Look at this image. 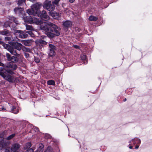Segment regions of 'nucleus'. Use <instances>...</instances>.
I'll list each match as a JSON object with an SVG mask.
<instances>
[{
  "mask_svg": "<svg viewBox=\"0 0 152 152\" xmlns=\"http://www.w3.org/2000/svg\"><path fill=\"white\" fill-rule=\"evenodd\" d=\"M5 152H12L11 151H10L9 149H6Z\"/></svg>",
  "mask_w": 152,
  "mask_h": 152,
  "instance_id": "09e8293b",
  "label": "nucleus"
},
{
  "mask_svg": "<svg viewBox=\"0 0 152 152\" xmlns=\"http://www.w3.org/2000/svg\"><path fill=\"white\" fill-rule=\"evenodd\" d=\"M10 61H11L12 62L16 63L18 61V59L17 57L15 56H12L11 57Z\"/></svg>",
  "mask_w": 152,
  "mask_h": 152,
  "instance_id": "a211bd4d",
  "label": "nucleus"
},
{
  "mask_svg": "<svg viewBox=\"0 0 152 152\" xmlns=\"http://www.w3.org/2000/svg\"><path fill=\"white\" fill-rule=\"evenodd\" d=\"M52 149L50 147H48L44 152H52Z\"/></svg>",
  "mask_w": 152,
  "mask_h": 152,
  "instance_id": "473e14b6",
  "label": "nucleus"
},
{
  "mask_svg": "<svg viewBox=\"0 0 152 152\" xmlns=\"http://www.w3.org/2000/svg\"><path fill=\"white\" fill-rule=\"evenodd\" d=\"M54 5L53 4H52L51 1H47L45 2L43 5V7L48 11L51 12L53 11L55 9V7Z\"/></svg>",
  "mask_w": 152,
  "mask_h": 152,
  "instance_id": "20e7f679",
  "label": "nucleus"
},
{
  "mask_svg": "<svg viewBox=\"0 0 152 152\" xmlns=\"http://www.w3.org/2000/svg\"><path fill=\"white\" fill-rule=\"evenodd\" d=\"M9 23L8 22H5L4 24V27L5 28H7L8 27H9Z\"/></svg>",
  "mask_w": 152,
  "mask_h": 152,
  "instance_id": "58836bf2",
  "label": "nucleus"
},
{
  "mask_svg": "<svg viewBox=\"0 0 152 152\" xmlns=\"http://www.w3.org/2000/svg\"><path fill=\"white\" fill-rule=\"evenodd\" d=\"M21 50L24 52H31V50L30 48H26L22 45Z\"/></svg>",
  "mask_w": 152,
  "mask_h": 152,
  "instance_id": "aec40b11",
  "label": "nucleus"
},
{
  "mask_svg": "<svg viewBox=\"0 0 152 152\" xmlns=\"http://www.w3.org/2000/svg\"><path fill=\"white\" fill-rule=\"evenodd\" d=\"M3 46L5 48L7 49L8 51V48H9L10 47H11V46L9 45L8 44H4Z\"/></svg>",
  "mask_w": 152,
  "mask_h": 152,
  "instance_id": "c9c22d12",
  "label": "nucleus"
},
{
  "mask_svg": "<svg viewBox=\"0 0 152 152\" xmlns=\"http://www.w3.org/2000/svg\"><path fill=\"white\" fill-rule=\"evenodd\" d=\"M10 144V142L6 141L3 137H0V150L6 148Z\"/></svg>",
  "mask_w": 152,
  "mask_h": 152,
  "instance_id": "39448f33",
  "label": "nucleus"
},
{
  "mask_svg": "<svg viewBox=\"0 0 152 152\" xmlns=\"http://www.w3.org/2000/svg\"><path fill=\"white\" fill-rule=\"evenodd\" d=\"M42 6V4L37 3L33 4L31 6V9H28L27 12L29 15H36L39 12V9Z\"/></svg>",
  "mask_w": 152,
  "mask_h": 152,
  "instance_id": "f03ea898",
  "label": "nucleus"
},
{
  "mask_svg": "<svg viewBox=\"0 0 152 152\" xmlns=\"http://www.w3.org/2000/svg\"><path fill=\"white\" fill-rule=\"evenodd\" d=\"M0 33L2 35L7 36H9L10 34V31L7 30L1 31H0Z\"/></svg>",
  "mask_w": 152,
  "mask_h": 152,
  "instance_id": "6ab92c4d",
  "label": "nucleus"
},
{
  "mask_svg": "<svg viewBox=\"0 0 152 152\" xmlns=\"http://www.w3.org/2000/svg\"><path fill=\"white\" fill-rule=\"evenodd\" d=\"M20 146V145L18 143H14L12 144L11 147V151L12 152H19L18 151L19 150Z\"/></svg>",
  "mask_w": 152,
  "mask_h": 152,
  "instance_id": "0eeeda50",
  "label": "nucleus"
},
{
  "mask_svg": "<svg viewBox=\"0 0 152 152\" xmlns=\"http://www.w3.org/2000/svg\"><path fill=\"white\" fill-rule=\"evenodd\" d=\"M36 15H37L41 18L45 20V21H48L50 19L48 15L46 12L45 10H43L42 12H39Z\"/></svg>",
  "mask_w": 152,
  "mask_h": 152,
  "instance_id": "423d86ee",
  "label": "nucleus"
},
{
  "mask_svg": "<svg viewBox=\"0 0 152 152\" xmlns=\"http://www.w3.org/2000/svg\"><path fill=\"white\" fill-rule=\"evenodd\" d=\"M27 34H29L31 37H34V34L31 31H27L26 32Z\"/></svg>",
  "mask_w": 152,
  "mask_h": 152,
  "instance_id": "4c0bfd02",
  "label": "nucleus"
},
{
  "mask_svg": "<svg viewBox=\"0 0 152 152\" xmlns=\"http://www.w3.org/2000/svg\"><path fill=\"white\" fill-rule=\"evenodd\" d=\"M2 109L3 111H4L5 110H6V109L4 108H2Z\"/></svg>",
  "mask_w": 152,
  "mask_h": 152,
  "instance_id": "864d4df0",
  "label": "nucleus"
},
{
  "mask_svg": "<svg viewBox=\"0 0 152 152\" xmlns=\"http://www.w3.org/2000/svg\"><path fill=\"white\" fill-rule=\"evenodd\" d=\"M24 54L25 55V56L26 57V58H28V57L29 56V54L27 53H26V52H24Z\"/></svg>",
  "mask_w": 152,
  "mask_h": 152,
  "instance_id": "c03bdc74",
  "label": "nucleus"
},
{
  "mask_svg": "<svg viewBox=\"0 0 152 152\" xmlns=\"http://www.w3.org/2000/svg\"><path fill=\"white\" fill-rule=\"evenodd\" d=\"M21 42L25 45L29 46L31 45L32 41L31 40H23Z\"/></svg>",
  "mask_w": 152,
  "mask_h": 152,
  "instance_id": "ddd939ff",
  "label": "nucleus"
},
{
  "mask_svg": "<svg viewBox=\"0 0 152 152\" xmlns=\"http://www.w3.org/2000/svg\"><path fill=\"white\" fill-rule=\"evenodd\" d=\"M38 43L39 45H41L42 47L47 44V42L41 39L39 40Z\"/></svg>",
  "mask_w": 152,
  "mask_h": 152,
  "instance_id": "f3484780",
  "label": "nucleus"
},
{
  "mask_svg": "<svg viewBox=\"0 0 152 152\" xmlns=\"http://www.w3.org/2000/svg\"><path fill=\"white\" fill-rule=\"evenodd\" d=\"M11 45L18 51H20L21 50L22 45L20 43L18 42H13Z\"/></svg>",
  "mask_w": 152,
  "mask_h": 152,
  "instance_id": "9d476101",
  "label": "nucleus"
},
{
  "mask_svg": "<svg viewBox=\"0 0 152 152\" xmlns=\"http://www.w3.org/2000/svg\"><path fill=\"white\" fill-rule=\"evenodd\" d=\"M132 147H132V146H130L129 147V148H130V149H132Z\"/></svg>",
  "mask_w": 152,
  "mask_h": 152,
  "instance_id": "603ef678",
  "label": "nucleus"
},
{
  "mask_svg": "<svg viewBox=\"0 0 152 152\" xmlns=\"http://www.w3.org/2000/svg\"><path fill=\"white\" fill-rule=\"evenodd\" d=\"M12 38L11 36L6 37H5V41H10L11 40Z\"/></svg>",
  "mask_w": 152,
  "mask_h": 152,
  "instance_id": "f704fd0d",
  "label": "nucleus"
},
{
  "mask_svg": "<svg viewBox=\"0 0 152 152\" xmlns=\"http://www.w3.org/2000/svg\"><path fill=\"white\" fill-rule=\"evenodd\" d=\"M56 49H51L49 50L50 52H49V55L51 56H52L54 54L55 52V50Z\"/></svg>",
  "mask_w": 152,
  "mask_h": 152,
  "instance_id": "c756f323",
  "label": "nucleus"
},
{
  "mask_svg": "<svg viewBox=\"0 0 152 152\" xmlns=\"http://www.w3.org/2000/svg\"><path fill=\"white\" fill-rule=\"evenodd\" d=\"M17 32L19 34L18 37L20 38H26L28 36L26 32H25L21 31L18 30Z\"/></svg>",
  "mask_w": 152,
  "mask_h": 152,
  "instance_id": "9b49d317",
  "label": "nucleus"
},
{
  "mask_svg": "<svg viewBox=\"0 0 152 152\" xmlns=\"http://www.w3.org/2000/svg\"><path fill=\"white\" fill-rule=\"evenodd\" d=\"M26 28L27 30L31 31H33L34 30V28L30 25H26Z\"/></svg>",
  "mask_w": 152,
  "mask_h": 152,
  "instance_id": "a878e982",
  "label": "nucleus"
},
{
  "mask_svg": "<svg viewBox=\"0 0 152 152\" xmlns=\"http://www.w3.org/2000/svg\"><path fill=\"white\" fill-rule=\"evenodd\" d=\"M82 60H85L86 59V55L83 54L81 56H80Z\"/></svg>",
  "mask_w": 152,
  "mask_h": 152,
  "instance_id": "e433bc0d",
  "label": "nucleus"
},
{
  "mask_svg": "<svg viewBox=\"0 0 152 152\" xmlns=\"http://www.w3.org/2000/svg\"><path fill=\"white\" fill-rule=\"evenodd\" d=\"M17 50L12 46L8 48V51L11 54L15 56H19L20 54L18 53Z\"/></svg>",
  "mask_w": 152,
  "mask_h": 152,
  "instance_id": "1a4fd4ad",
  "label": "nucleus"
},
{
  "mask_svg": "<svg viewBox=\"0 0 152 152\" xmlns=\"http://www.w3.org/2000/svg\"><path fill=\"white\" fill-rule=\"evenodd\" d=\"M31 146V143L30 142H28L26 143L24 146V149L25 150H28V149H29V148H30Z\"/></svg>",
  "mask_w": 152,
  "mask_h": 152,
  "instance_id": "412c9836",
  "label": "nucleus"
},
{
  "mask_svg": "<svg viewBox=\"0 0 152 152\" xmlns=\"http://www.w3.org/2000/svg\"><path fill=\"white\" fill-rule=\"evenodd\" d=\"M49 50L56 49V47L55 46H54V45H53L51 44H50L49 45Z\"/></svg>",
  "mask_w": 152,
  "mask_h": 152,
  "instance_id": "2f4dec72",
  "label": "nucleus"
},
{
  "mask_svg": "<svg viewBox=\"0 0 152 152\" xmlns=\"http://www.w3.org/2000/svg\"><path fill=\"white\" fill-rule=\"evenodd\" d=\"M46 138H51V136L50 134H46L45 135Z\"/></svg>",
  "mask_w": 152,
  "mask_h": 152,
  "instance_id": "37998d69",
  "label": "nucleus"
},
{
  "mask_svg": "<svg viewBox=\"0 0 152 152\" xmlns=\"http://www.w3.org/2000/svg\"><path fill=\"white\" fill-rule=\"evenodd\" d=\"M19 10V8L17 7H16L14 10V11L15 12H16V11Z\"/></svg>",
  "mask_w": 152,
  "mask_h": 152,
  "instance_id": "49530a36",
  "label": "nucleus"
},
{
  "mask_svg": "<svg viewBox=\"0 0 152 152\" xmlns=\"http://www.w3.org/2000/svg\"><path fill=\"white\" fill-rule=\"evenodd\" d=\"M139 147V145H137L136 146L135 148L136 149H138V148Z\"/></svg>",
  "mask_w": 152,
  "mask_h": 152,
  "instance_id": "3c124183",
  "label": "nucleus"
},
{
  "mask_svg": "<svg viewBox=\"0 0 152 152\" xmlns=\"http://www.w3.org/2000/svg\"><path fill=\"white\" fill-rule=\"evenodd\" d=\"M72 22L69 20H66L63 23L64 26L66 28L70 27L72 26Z\"/></svg>",
  "mask_w": 152,
  "mask_h": 152,
  "instance_id": "4468645a",
  "label": "nucleus"
},
{
  "mask_svg": "<svg viewBox=\"0 0 152 152\" xmlns=\"http://www.w3.org/2000/svg\"><path fill=\"white\" fill-rule=\"evenodd\" d=\"M126 98H125L124 100V102H125V101H126Z\"/></svg>",
  "mask_w": 152,
  "mask_h": 152,
  "instance_id": "5fc2aeb1",
  "label": "nucleus"
},
{
  "mask_svg": "<svg viewBox=\"0 0 152 152\" xmlns=\"http://www.w3.org/2000/svg\"><path fill=\"white\" fill-rule=\"evenodd\" d=\"M26 21L30 23H36L39 25L41 29L44 30L45 34L49 37L53 38L60 35L58 27L50 22H44L34 17L28 16L26 17Z\"/></svg>",
  "mask_w": 152,
  "mask_h": 152,
  "instance_id": "f257e3e1",
  "label": "nucleus"
},
{
  "mask_svg": "<svg viewBox=\"0 0 152 152\" xmlns=\"http://www.w3.org/2000/svg\"><path fill=\"white\" fill-rule=\"evenodd\" d=\"M25 2V0H18V4L19 5H21V4Z\"/></svg>",
  "mask_w": 152,
  "mask_h": 152,
  "instance_id": "72a5a7b5",
  "label": "nucleus"
},
{
  "mask_svg": "<svg viewBox=\"0 0 152 152\" xmlns=\"http://www.w3.org/2000/svg\"><path fill=\"white\" fill-rule=\"evenodd\" d=\"M28 127H30L31 128H32L33 127V125L31 124H29L28 125Z\"/></svg>",
  "mask_w": 152,
  "mask_h": 152,
  "instance_id": "de8ad7c7",
  "label": "nucleus"
},
{
  "mask_svg": "<svg viewBox=\"0 0 152 152\" xmlns=\"http://www.w3.org/2000/svg\"><path fill=\"white\" fill-rule=\"evenodd\" d=\"M34 61L35 62L37 63H38L40 61V60L39 58H35Z\"/></svg>",
  "mask_w": 152,
  "mask_h": 152,
  "instance_id": "79ce46f5",
  "label": "nucleus"
},
{
  "mask_svg": "<svg viewBox=\"0 0 152 152\" xmlns=\"http://www.w3.org/2000/svg\"><path fill=\"white\" fill-rule=\"evenodd\" d=\"M49 14L50 15L52 16L53 18L55 19L58 18L61 15V14H60L58 12L53 11L50 12Z\"/></svg>",
  "mask_w": 152,
  "mask_h": 152,
  "instance_id": "f8f14e48",
  "label": "nucleus"
},
{
  "mask_svg": "<svg viewBox=\"0 0 152 152\" xmlns=\"http://www.w3.org/2000/svg\"><path fill=\"white\" fill-rule=\"evenodd\" d=\"M6 56L7 58V60L10 61L11 57V55L9 53H6Z\"/></svg>",
  "mask_w": 152,
  "mask_h": 152,
  "instance_id": "c85d7f7f",
  "label": "nucleus"
},
{
  "mask_svg": "<svg viewBox=\"0 0 152 152\" xmlns=\"http://www.w3.org/2000/svg\"><path fill=\"white\" fill-rule=\"evenodd\" d=\"M132 142H133L134 145L135 144H140L141 142V141L140 139L136 138L132 140Z\"/></svg>",
  "mask_w": 152,
  "mask_h": 152,
  "instance_id": "dca6fc26",
  "label": "nucleus"
},
{
  "mask_svg": "<svg viewBox=\"0 0 152 152\" xmlns=\"http://www.w3.org/2000/svg\"><path fill=\"white\" fill-rule=\"evenodd\" d=\"M12 21L14 22L16 24H18V21L16 20V18L13 17H11V18H10Z\"/></svg>",
  "mask_w": 152,
  "mask_h": 152,
  "instance_id": "cd10ccee",
  "label": "nucleus"
},
{
  "mask_svg": "<svg viewBox=\"0 0 152 152\" xmlns=\"http://www.w3.org/2000/svg\"><path fill=\"white\" fill-rule=\"evenodd\" d=\"M1 71H0V75L4 79L7 80L8 81L13 83L15 80V77L13 76H11L6 72H4V68H1Z\"/></svg>",
  "mask_w": 152,
  "mask_h": 152,
  "instance_id": "7ed1b4c3",
  "label": "nucleus"
},
{
  "mask_svg": "<svg viewBox=\"0 0 152 152\" xmlns=\"http://www.w3.org/2000/svg\"><path fill=\"white\" fill-rule=\"evenodd\" d=\"M34 149L32 148H30L27 150L26 152H34Z\"/></svg>",
  "mask_w": 152,
  "mask_h": 152,
  "instance_id": "a19ab883",
  "label": "nucleus"
},
{
  "mask_svg": "<svg viewBox=\"0 0 152 152\" xmlns=\"http://www.w3.org/2000/svg\"><path fill=\"white\" fill-rule=\"evenodd\" d=\"M15 134H13L10 135V136H8L6 138V139L7 140H11L14 137H15Z\"/></svg>",
  "mask_w": 152,
  "mask_h": 152,
  "instance_id": "393cba45",
  "label": "nucleus"
},
{
  "mask_svg": "<svg viewBox=\"0 0 152 152\" xmlns=\"http://www.w3.org/2000/svg\"><path fill=\"white\" fill-rule=\"evenodd\" d=\"M11 111L12 113L15 114H17L19 112L18 110L14 106L12 107Z\"/></svg>",
  "mask_w": 152,
  "mask_h": 152,
  "instance_id": "5701e85b",
  "label": "nucleus"
},
{
  "mask_svg": "<svg viewBox=\"0 0 152 152\" xmlns=\"http://www.w3.org/2000/svg\"><path fill=\"white\" fill-rule=\"evenodd\" d=\"M73 47L76 49H79L80 48L79 46L76 45H73Z\"/></svg>",
  "mask_w": 152,
  "mask_h": 152,
  "instance_id": "a18cd8bd",
  "label": "nucleus"
},
{
  "mask_svg": "<svg viewBox=\"0 0 152 152\" xmlns=\"http://www.w3.org/2000/svg\"><path fill=\"white\" fill-rule=\"evenodd\" d=\"M47 83L48 85L54 86L55 84V81L52 80H50L48 81Z\"/></svg>",
  "mask_w": 152,
  "mask_h": 152,
  "instance_id": "bb28decb",
  "label": "nucleus"
},
{
  "mask_svg": "<svg viewBox=\"0 0 152 152\" xmlns=\"http://www.w3.org/2000/svg\"><path fill=\"white\" fill-rule=\"evenodd\" d=\"M98 18L93 16H91L89 18V20L91 21H95L97 20Z\"/></svg>",
  "mask_w": 152,
  "mask_h": 152,
  "instance_id": "4be33fe9",
  "label": "nucleus"
},
{
  "mask_svg": "<svg viewBox=\"0 0 152 152\" xmlns=\"http://www.w3.org/2000/svg\"><path fill=\"white\" fill-rule=\"evenodd\" d=\"M3 67L7 69H11L12 70H15L17 67L16 64H13L11 62L9 63L7 65L4 64V66Z\"/></svg>",
  "mask_w": 152,
  "mask_h": 152,
  "instance_id": "6e6552de",
  "label": "nucleus"
},
{
  "mask_svg": "<svg viewBox=\"0 0 152 152\" xmlns=\"http://www.w3.org/2000/svg\"><path fill=\"white\" fill-rule=\"evenodd\" d=\"M44 146L42 144L39 143L35 152H42L44 150Z\"/></svg>",
  "mask_w": 152,
  "mask_h": 152,
  "instance_id": "2eb2a0df",
  "label": "nucleus"
},
{
  "mask_svg": "<svg viewBox=\"0 0 152 152\" xmlns=\"http://www.w3.org/2000/svg\"><path fill=\"white\" fill-rule=\"evenodd\" d=\"M60 0H54L52 2V3L54 5L58 6V5L59 2Z\"/></svg>",
  "mask_w": 152,
  "mask_h": 152,
  "instance_id": "7c9ffc66",
  "label": "nucleus"
},
{
  "mask_svg": "<svg viewBox=\"0 0 152 152\" xmlns=\"http://www.w3.org/2000/svg\"><path fill=\"white\" fill-rule=\"evenodd\" d=\"M33 128L35 132H38L39 131V128L37 127L33 126Z\"/></svg>",
  "mask_w": 152,
  "mask_h": 152,
  "instance_id": "ea45409f",
  "label": "nucleus"
},
{
  "mask_svg": "<svg viewBox=\"0 0 152 152\" xmlns=\"http://www.w3.org/2000/svg\"><path fill=\"white\" fill-rule=\"evenodd\" d=\"M75 0H69V1L71 3H73L74 2Z\"/></svg>",
  "mask_w": 152,
  "mask_h": 152,
  "instance_id": "8fccbe9b",
  "label": "nucleus"
},
{
  "mask_svg": "<svg viewBox=\"0 0 152 152\" xmlns=\"http://www.w3.org/2000/svg\"><path fill=\"white\" fill-rule=\"evenodd\" d=\"M3 70L4 71L3 72H6V73L7 72L12 75L14 73V72L12 71L13 70H12L11 69H7V70H5L4 69Z\"/></svg>",
  "mask_w": 152,
  "mask_h": 152,
  "instance_id": "b1692460",
  "label": "nucleus"
}]
</instances>
